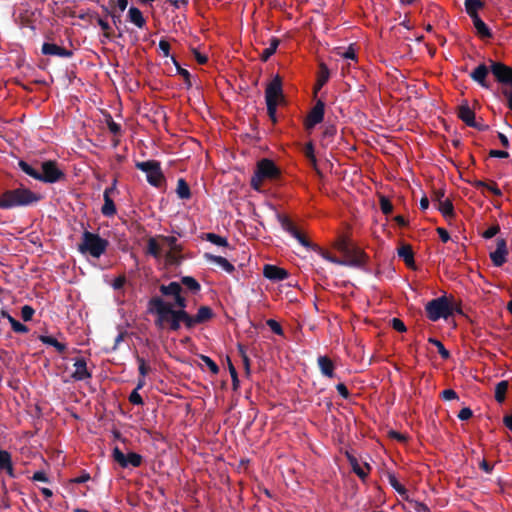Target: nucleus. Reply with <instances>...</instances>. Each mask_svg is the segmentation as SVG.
<instances>
[{
	"mask_svg": "<svg viewBox=\"0 0 512 512\" xmlns=\"http://www.w3.org/2000/svg\"><path fill=\"white\" fill-rule=\"evenodd\" d=\"M160 292L165 296L172 297L174 303L172 304L158 297L150 300V310L156 315L155 323L159 328L169 327L176 331L180 328L181 322L191 328L210 320L213 316L212 310L207 306L200 307L195 316H190L185 311L187 302L182 294L181 284L178 282L162 285Z\"/></svg>",
	"mask_w": 512,
	"mask_h": 512,
	"instance_id": "nucleus-1",
	"label": "nucleus"
},
{
	"mask_svg": "<svg viewBox=\"0 0 512 512\" xmlns=\"http://www.w3.org/2000/svg\"><path fill=\"white\" fill-rule=\"evenodd\" d=\"M181 250V246L173 236L151 237L147 243V252L155 258L164 256L167 265L179 262Z\"/></svg>",
	"mask_w": 512,
	"mask_h": 512,
	"instance_id": "nucleus-2",
	"label": "nucleus"
},
{
	"mask_svg": "<svg viewBox=\"0 0 512 512\" xmlns=\"http://www.w3.org/2000/svg\"><path fill=\"white\" fill-rule=\"evenodd\" d=\"M19 166L27 175L46 183H55L64 177V173L58 168L54 161L43 162L41 165V173L24 161H20Z\"/></svg>",
	"mask_w": 512,
	"mask_h": 512,
	"instance_id": "nucleus-3",
	"label": "nucleus"
},
{
	"mask_svg": "<svg viewBox=\"0 0 512 512\" xmlns=\"http://www.w3.org/2000/svg\"><path fill=\"white\" fill-rule=\"evenodd\" d=\"M109 242L99 234L85 231L82 234L81 242L78 244V251L93 258H100L107 250Z\"/></svg>",
	"mask_w": 512,
	"mask_h": 512,
	"instance_id": "nucleus-4",
	"label": "nucleus"
},
{
	"mask_svg": "<svg viewBox=\"0 0 512 512\" xmlns=\"http://www.w3.org/2000/svg\"><path fill=\"white\" fill-rule=\"evenodd\" d=\"M39 196L25 188L4 192L0 197V208L9 209L16 206L29 205L37 202Z\"/></svg>",
	"mask_w": 512,
	"mask_h": 512,
	"instance_id": "nucleus-5",
	"label": "nucleus"
},
{
	"mask_svg": "<svg viewBox=\"0 0 512 512\" xmlns=\"http://www.w3.org/2000/svg\"><path fill=\"white\" fill-rule=\"evenodd\" d=\"M280 175L279 168L270 159H261L257 162L254 175L251 178L253 189L260 191L265 181L277 179Z\"/></svg>",
	"mask_w": 512,
	"mask_h": 512,
	"instance_id": "nucleus-6",
	"label": "nucleus"
},
{
	"mask_svg": "<svg viewBox=\"0 0 512 512\" xmlns=\"http://www.w3.org/2000/svg\"><path fill=\"white\" fill-rule=\"evenodd\" d=\"M265 99L270 119L276 121V109L283 101L282 82L279 76H275L267 85Z\"/></svg>",
	"mask_w": 512,
	"mask_h": 512,
	"instance_id": "nucleus-7",
	"label": "nucleus"
},
{
	"mask_svg": "<svg viewBox=\"0 0 512 512\" xmlns=\"http://www.w3.org/2000/svg\"><path fill=\"white\" fill-rule=\"evenodd\" d=\"M427 316L432 321L447 319L453 314V303L445 296L429 301L425 306Z\"/></svg>",
	"mask_w": 512,
	"mask_h": 512,
	"instance_id": "nucleus-8",
	"label": "nucleus"
},
{
	"mask_svg": "<svg viewBox=\"0 0 512 512\" xmlns=\"http://www.w3.org/2000/svg\"><path fill=\"white\" fill-rule=\"evenodd\" d=\"M491 72L499 82L509 85V87L503 89V94L507 99L509 109L512 111V68L502 63H493Z\"/></svg>",
	"mask_w": 512,
	"mask_h": 512,
	"instance_id": "nucleus-9",
	"label": "nucleus"
},
{
	"mask_svg": "<svg viewBox=\"0 0 512 512\" xmlns=\"http://www.w3.org/2000/svg\"><path fill=\"white\" fill-rule=\"evenodd\" d=\"M136 167L145 172L147 181L153 186H160L163 182V174L158 162L156 161H145L138 162Z\"/></svg>",
	"mask_w": 512,
	"mask_h": 512,
	"instance_id": "nucleus-10",
	"label": "nucleus"
},
{
	"mask_svg": "<svg viewBox=\"0 0 512 512\" xmlns=\"http://www.w3.org/2000/svg\"><path fill=\"white\" fill-rule=\"evenodd\" d=\"M112 456L122 468L129 466L139 467L142 463V456L140 454L130 452L125 455L118 447L113 449Z\"/></svg>",
	"mask_w": 512,
	"mask_h": 512,
	"instance_id": "nucleus-11",
	"label": "nucleus"
},
{
	"mask_svg": "<svg viewBox=\"0 0 512 512\" xmlns=\"http://www.w3.org/2000/svg\"><path fill=\"white\" fill-rule=\"evenodd\" d=\"M497 247L495 251L490 253V258L492 263L500 267L506 262V258L508 255V249L506 245V241L502 238L497 239L496 241Z\"/></svg>",
	"mask_w": 512,
	"mask_h": 512,
	"instance_id": "nucleus-12",
	"label": "nucleus"
},
{
	"mask_svg": "<svg viewBox=\"0 0 512 512\" xmlns=\"http://www.w3.org/2000/svg\"><path fill=\"white\" fill-rule=\"evenodd\" d=\"M341 261L347 263L341 264V266H360L365 262V254L359 248H351L347 254H343Z\"/></svg>",
	"mask_w": 512,
	"mask_h": 512,
	"instance_id": "nucleus-13",
	"label": "nucleus"
},
{
	"mask_svg": "<svg viewBox=\"0 0 512 512\" xmlns=\"http://www.w3.org/2000/svg\"><path fill=\"white\" fill-rule=\"evenodd\" d=\"M324 103L321 101H318L316 105L312 108V110L309 112L307 118H306V128L311 129L315 125L319 124L324 117Z\"/></svg>",
	"mask_w": 512,
	"mask_h": 512,
	"instance_id": "nucleus-14",
	"label": "nucleus"
},
{
	"mask_svg": "<svg viewBox=\"0 0 512 512\" xmlns=\"http://www.w3.org/2000/svg\"><path fill=\"white\" fill-rule=\"evenodd\" d=\"M263 275L272 281H282L288 277V272L278 266L266 264L263 267Z\"/></svg>",
	"mask_w": 512,
	"mask_h": 512,
	"instance_id": "nucleus-15",
	"label": "nucleus"
},
{
	"mask_svg": "<svg viewBox=\"0 0 512 512\" xmlns=\"http://www.w3.org/2000/svg\"><path fill=\"white\" fill-rule=\"evenodd\" d=\"M73 368H74V370H73L71 376L74 380L82 381V380L90 378L91 374L88 371L87 363H86L85 359H83V358L76 359L73 364Z\"/></svg>",
	"mask_w": 512,
	"mask_h": 512,
	"instance_id": "nucleus-16",
	"label": "nucleus"
},
{
	"mask_svg": "<svg viewBox=\"0 0 512 512\" xmlns=\"http://www.w3.org/2000/svg\"><path fill=\"white\" fill-rule=\"evenodd\" d=\"M114 191V186L106 188L103 194L104 204L102 206V214L105 216H113L116 213L115 204L111 198V193Z\"/></svg>",
	"mask_w": 512,
	"mask_h": 512,
	"instance_id": "nucleus-17",
	"label": "nucleus"
},
{
	"mask_svg": "<svg viewBox=\"0 0 512 512\" xmlns=\"http://www.w3.org/2000/svg\"><path fill=\"white\" fill-rule=\"evenodd\" d=\"M348 460H349V463L354 471V473H356L361 479H365L370 470H371V467L369 464L367 463H359L358 460L352 456V455H349L348 454Z\"/></svg>",
	"mask_w": 512,
	"mask_h": 512,
	"instance_id": "nucleus-18",
	"label": "nucleus"
},
{
	"mask_svg": "<svg viewBox=\"0 0 512 512\" xmlns=\"http://www.w3.org/2000/svg\"><path fill=\"white\" fill-rule=\"evenodd\" d=\"M489 73V69L486 65L481 64L477 66L471 73V78L479 83L484 88H489V84L486 82V77Z\"/></svg>",
	"mask_w": 512,
	"mask_h": 512,
	"instance_id": "nucleus-19",
	"label": "nucleus"
},
{
	"mask_svg": "<svg viewBox=\"0 0 512 512\" xmlns=\"http://www.w3.org/2000/svg\"><path fill=\"white\" fill-rule=\"evenodd\" d=\"M205 258L210 262L217 266H219L222 270L227 273H232L235 270V267L232 263H230L226 258L222 256H215L212 254H205Z\"/></svg>",
	"mask_w": 512,
	"mask_h": 512,
	"instance_id": "nucleus-20",
	"label": "nucleus"
},
{
	"mask_svg": "<svg viewBox=\"0 0 512 512\" xmlns=\"http://www.w3.org/2000/svg\"><path fill=\"white\" fill-rule=\"evenodd\" d=\"M398 256L403 259L407 267L414 268V253L410 245L404 244L398 248Z\"/></svg>",
	"mask_w": 512,
	"mask_h": 512,
	"instance_id": "nucleus-21",
	"label": "nucleus"
},
{
	"mask_svg": "<svg viewBox=\"0 0 512 512\" xmlns=\"http://www.w3.org/2000/svg\"><path fill=\"white\" fill-rule=\"evenodd\" d=\"M42 53L45 55H55L61 57L71 56V52L66 49L52 43H44L42 46Z\"/></svg>",
	"mask_w": 512,
	"mask_h": 512,
	"instance_id": "nucleus-22",
	"label": "nucleus"
},
{
	"mask_svg": "<svg viewBox=\"0 0 512 512\" xmlns=\"http://www.w3.org/2000/svg\"><path fill=\"white\" fill-rule=\"evenodd\" d=\"M128 19L138 28H143L146 25V20L142 12L136 7H130L128 10Z\"/></svg>",
	"mask_w": 512,
	"mask_h": 512,
	"instance_id": "nucleus-23",
	"label": "nucleus"
},
{
	"mask_svg": "<svg viewBox=\"0 0 512 512\" xmlns=\"http://www.w3.org/2000/svg\"><path fill=\"white\" fill-rule=\"evenodd\" d=\"M438 200V209L443 214L444 217L449 218L453 216V205L449 199L442 200L443 193L438 192L437 194Z\"/></svg>",
	"mask_w": 512,
	"mask_h": 512,
	"instance_id": "nucleus-24",
	"label": "nucleus"
},
{
	"mask_svg": "<svg viewBox=\"0 0 512 512\" xmlns=\"http://www.w3.org/2000/svg\"><path fill=\"white\" fill-rule=\"evenodd\" d=\"M318 365L321 370V373L329 378L334 376V364L333 362L326 356H321L318 358Z\"/></svg>",
	"mask_w": 512,
	"mask_h": 512,
	"instance_id": "nucleus-25",
	"label": "nucleus"
},
{
	"mask_svg": "<svg viewBox=\"0 0 512 512\" xmlns=\"http://www.w3.org/2000/svg\"><path fill=\"white\" fill-rule=\"evenodd\" d=\"M283 226L294 238L299 241L302 246H310L309 241L295 228V226L289 220H285L283 222Z\"/></svg>",
	"mask_w": 512,
	"mask_h": 512,
	"instance_id": "nucleus-26",
	"label": "nucleus"
},
{
	"mask_svg": "<svg viewBox=\"0 0 512 512\" xmlns=\"http://www.w3.org/2000/svg\"><path fill=\"white\" fill-rule=\"evenodd\" d=\"M0 470H5L11 477L14 476L11 455L4 450H0Z\"/></svg>",
	"mask_w": 512,
	"mask_h": 512,
	"instance_id": "nucleus-27",
	"label": "nucleus"
},
{
	"mask_svg": "<svg viewBox=\"0 0 512 512\" xmlns=\"http://www.w3.org/2000/svg\"><path fill=\"white\" fill-rule=\"evenodd\" d=\"M459 117L463 120L467 125L473 126L475 114L467 105H462L459 108Z\"/></svg>",
	"mask_w": 512,
	"mask_h": 512,
	"instance_id": "nucleus-28",
	"label": "nucleus"
},
{
	"mask_svg": "<svg viewBox=\"0 0 512 512\" xmlns=\"http://www.w3.org/2000/svg\"><path fill=\"white\" fill-rule=\"evenodd\" d=\"M473 20L474 27L477 34L482 38H488L491 36L490 30L487 25L480 19L479 16H475Z\"/></svg>",
	"mask_w": 512,
	"mask_h": 512,
	"instance_id": "nucleus-29",
	"label": "nucleus"
},
{
	"mask_svg": "<svg viewBox=\"0 0 512 512\" xmlns=\"http://www.w3.org/2000/svg\"><path fill=\"white\" fill-rule=\"evenodd\" d=\"M278 46H279V39L272 38L270 40L269 47L265 48L261 52L260 59L262 61H267L276 52Z\"/></svg>",
	"mask_w": 512,
	"mask_h": 512,
	"instance_id": "nucleus-30",
	"label": "nucleus"
},
{
	"mask_svg": "<svg viewBox=\"0 0 512 512\" xmlns=\"http://www.w3.org/2000/svg\"><path fill=\"white\" fill-rule=\"evenodd\" d=\"M508 391V382L501 381L495 387V399L498 403L504 402Z\"/></svg>",
	"mask_w": 512,
	"mask_h": 512,
	"instance_id": "nucleus-31",
	"label": "nucleus"
},
{
	"mask_svg": "<svg viewBox=\"0 0 512 512\" xmlns=\"http://www.w3.org/2000/svg\"><path fill=\"white\" fill-rule=\"evenodd\" d=\"M482 3L479 0H466L465 8L466 12L469 16L474 19L475 16H478V10L481 8Z\"/></svg>",
	"mask_w": 512,
	"mask_h": 512,
	"instance_id": "nucleus-32",
	"label": "nucleus"
},
{
	"mask_svg": "<svg viewBox=\"0 0 512 512\" xmlns=\"http://www.w3.org/2000/svg\"><path fill=\"white\" fill-rule=\"evenodd\" d=\"M177 195L181 199H188L190 198V188L188 184L183 179H179L177 183V189H176Z\"/></svg>",
	"mask_w": 512,
	"mask_h": 512,
	"instance_id": "nucleus-33",
	"label": "nucleus"
},
{
	"mask_svg": "<svg viewBox=\"0 0 512 512\" xmlns=\"http://www.w3.org/2000/svg\"><path fill=\"white\" fill-rule=\"evenodd\" d=\"M333 247L342 255L347 254L348 251L350 250L348 240L344 236H340L339 238H337L333 243Z\"/></svg>",
	"mask_w": 512,
	"mask_h": 512,
	"instance_id": "nucleus-34",
	"label": "nucleus"
},
{
	"mask_svg": "<svg viewBox=\"0 0 512 512\" xmlns=\"http://www.w3.org/2000/svg\"><path fill=\"white\" fill-rule=\"evenodd\" d=\"M316 251L322 258H324L325 260H327L333 264L341 265V264L345 263L344 261H341V258L335 257L334 255H332V253L330 251H328L326 249L318 247V248H316Z\"/></svg>",
	"mask_w": 512,
	"mask_h": 512,
	"instance_id": "nucleus-35",
	"label": "nucleus"
},
{
	"mask_svg": "<svg viewBox=\"0 0 512 512\" xmlns=\"http://www.w3.org/2000/svg\"><path fill=\"white\" fill-rule=\"evenodd\" d=\"M334 53L343 59L356 61V51L352 46H349L344 51L341 48H337Z\"/></svg>",
	"mask_w": 512,
	"mask_h": 512,
	"instance_id": "nucleus-36",
	"label": "nucleus"
},
{
	"mask_svg": "<svg viewBox=\"0 0 512 512\" xmlns=\"http://www.w3.org/2000/svg\"><path fill=\"white\" fill-rule=\"evenodd\" d=\"M145 384V381L143 379H139L137 388L130 394L129 400L132 404L135 405H141L143 404V400L141 395L138 393V389H141Z\"/></svg>",
	"mask_w": 512,
	"mask_h": 512,
	"instance_id": "nucleus-37",
	"label": "nucleus"
},
{
	"mask_svg": "<svg viewBox=\"0 0 512 512\" xmlns=\"http://www.w3.org/2000/svg\"><path fill=\"white\" fill-rule=\"evenodd\" d=\"M329 78V70L326 65L321 64L320 65V73L317 80V89H320Z\"/></svg>",
	"mask_w": 512,
	"mask_h": 512,
	"instance_id": "nucleus-38",
	"label": "nucleus"
},
{
	"mask_svg": "<svg viewBox=\"0 0 512 512\" xmlns=\"http://www.w3.org/2000/svg\"><path fill=\"white\" fill-rule=\"evenodd\" d=\"M181 282L192 292H198L200 290V284L193 277H183Z\"/></svg>",
	"mask_w": 512,
	"mask_h": 512,
	"instance_id": "nucleus-39",
	"label": "nucleus"
},
{
	"mask_svg": "<svg viewBox=\"0 0 512 512\" xmlns=\"http://www.w3.org/2000/svg\"><path fill=\"white\" fill-rule=\"evenodd\" d=\"M41 341L45 344L55 347L59 352H63L66 349V346L64 344L58 342L55 338L51 336H42Z\"/></svg>",
	"mask_w": 512,
	"mask_h": 512,
	"instance_id": "nucleus-40",
	"label": "nucleus"
},
{
	"mask_svg": "<svg viewBox=\"0 0 512 512\" xmlns=\"http://www.w3.org/2000/svg\"><path fill=\"white\" fill-rule=\"evenodd\" d=\"M388 480L390 485L401 495L406 494L405 487L397 480L394 474H388Z\"/></svg>",
	"mask_w": 512,
	"mask_h": 512,
	"instance_id": "nucleus-41",
	"label": "nucleus"
},
{
	"mask_svg": "<svg viewBox=\"0 0 512 512\" xmlns=\"http://www.w3.org/2000/svg\"><path fill=\"white\" fill-rule=\"evenodd\" d=\"M429 342L437 347V350L443 359L449 358V351L444 347V345L439 340L430 338Z\"/></svg>",
	"mask_w": 512,
	"mask_h": 512,
	"instance_id": "nucleus-42",
	"label": "nucleus"
},
{
	"mask_svg": "<svg viewBox=\"0 0 512 512\" xmlns=\"http://www.w3.org/2000/svg\"><path fill=\"white\" fill-rule=\"evenodd\" d=\"M206 238L208 241H210L211 243L218 245V246H227L228 245L226 238L221 237L214 233H208Z\"/></svg>",
	"mask_w": 512,
	"mask_h": 512,
	"instance_id": "nucleus-43",
	"label": "nucleus"
},
{
	"mask_svg": "<svg viewBox=\"0 0 512 512\" xmlns=\"http://www.w3.org/2000/svg\"><path fill=\"white\" fill-rule=\"evenodd\" d=\"M97 23H98L99 27L101 28V31L103 32V36L105 38L109 39L112 36V28H111L110 24L108 23V21L99 18L97 20Z\"/></svg>",
	"mask_w": 512,
	"mask_h": 512,
	"instance_id": "nucleus-44",
	"label": "nucleus"
},
{
	"mask_svg": "<svg viewBox=\"0 0 512 512\" xmlns=\"http://www.w3.org/2000/svg\"><path fill=\"white\" fill-rule=\"evenodd\" d=\"M139 373L142 376L141 379L144 380V377L150 372V366L145 362L143 358H137Z\"/></svg>",
	"mask_w": 512,
	"mask_h": 512,
	"instance_id": "nucleus-45",
	"label": "nucleus"
},
{
	"mask_svg": "<svg viewBox=\"0 0 512 512\" xmlns=\"http://www.w3.org/2000/svg\"><path fill=\"white\" fill-rule=\"evenodd\" d=\"M380 208L384 214H390L393 210L392 203L385 197L380 198Z\"/></svg>",
	"mask_w": 512,
	"mask_h": 512,
	"instance_id": "nucleus-46",
	"label": "nucleus"
},
{
	"mask_svg": "<svg viewBox=\"0 0 512 512\" xmlns=\"http://www.w3.org/2000/svg\"><path fill=\"white\" fill-rule=\"evenodd\" d=\"M34 315V309L31 306L25 305L21 309V316L24 321H29Z\"/></svg>",
	"mask_w": 512,
	"mask_h": 512,
	"instance_id": "nucleus-47",
	"label": "nucleus"
},
{
	"mask_svg": "<svg viewBox=\"0 0 512 512\" xmlns=\"http://www.w3.org/2000/svg\"><path fill=\"white\" fill-rule=\"evenodd\" d=\"M305 155L312 162L314 166H316V157L314 154V147L312 143H308L305 146Z\"/></svg>",
	"mask_w": 512,
	"mask_h": 512,
	"instance_id": "nucleus-48",
	"label": "nucleus"
},
{
	"mask_svg": "<svg viewBox=\"0 0 512 512\" xmlns=\"http://www.w3.org/2000/svg\"><path fill=\"white\" fill-rule=\"evenodd\" d=\"M477 186L485 187L487 190H489L491 193H493L496 196H500L502 194L501 190L495 184H486L484 182H478Z\"/></svg>",
	"mask_w": 512,
	"mask_h": 512,
	"instance_id": "nucleus-49",
	"label": "nucleus"
},
{
	"mask_svg": "<svg viewBox=\"0 0 512 512\" xmlns=\"http://www.w3.org/2000/svg\"><path fill=\"white\" fill-rule=\"evenodd\" d=\"M267 325L270 327V329L277 335H282L283 334V330L280 326V324L273 320V319H269L267 320Z\"/></svg>",
	"mask_w": 512,
	"mask_h": 512,
	"instance_id": "nucleus-50",
	"label": "nucleus"
},
{
	"mask_svg": "<svg viewBox=\"0 0 512 512\" xmlns=\"http://www.w3.org/2000/svg\"><path fill=\"white\" fill-rule=\"evenodd\" d=\"M500 230V227L498 225H493L489 227L486 231L483 233V237L486 239H490L494 237Z\"/></svg>",
	"mask_w": 512,
	"mask_h": 512,
	"instance_id": "nucleus-51",
	"label": "nucleus"
},
{
	"mask_svg": "<svg viewBox=\"0 0 512 512\" xmlns=\"http://www.w3.org/2000/svg\"><path fill=\"white\" fill-rule=\"evenodd\" d=\"M392 327L398 332H405L406 326L405 324L398 318H393Z\"/></svg>",
	"mask_w": 512,
	"mask_h": 512,
	"instance_id": "nucleus-52",
	"label": "nucleus"
},
{
	"mask_svg": "<svg viewBox=\"0 0 512 512\" xmlns=\"http://www.w3.org/2000/svg\"><path fill=\"white\" fill-rule=\"evenodd\" d=\"M202 358H203L204 362L207 364V366L209 367V369H210L214 374L218 373L219 368H218V366L216 365V363H215L213 360H211V359H210L209 357H207V356H203Z\"/></svg>",
	"mask_w": 512,
	"mask_h": 512,
	"instance_id": "nucleus-53",
	"label": "nucleus"
},
{
	"mask_svg": "<svg viewBox=\"0 0 512 512\" xmlns=\"http://www.w3.org/2000/svg\"><path fill=\"white\" fill-rule=\"evenodd\" d=\"M459 419L468 420L472 417V410L470 408H463L458 414Z\"/></svg>",
	"mask_w": 512,
	"mask_h": 512,
	"instance_id": "nucleus-54",
	"label": "nucleus"
},
{
	"mask_svg": "<svg viewBox=\"0 0 512 512\" xmlns=\"http://www.w3.org/2000/svg\"><path fill=\"white\" fill-rule=\"evenodd\" d=\"M11 327L15 332L19 333H26L28 331V328L19 321H13V325Z\"/></svg>",
	"mask_w": 512,
	"mask_h": 512,
	"instance_id": "nucleus-55",
	"label": "nucleus"
},
{
	"mask_svg": "<svg viewBox=\"0 0 512 512\" xmlns=\"http://www.w3.org/2000/svg\"><path fill=\"white\" fill-rule=\"evenodd\" d=\"M442 398L444 400H453L457 398V394L452 389H446L442 392Z\"/></svg>",
	"mask_w": 512,
	"mask_h": 512,
	"instance_id": "nucleus-56",
	"label": "nucleus"
},
{
	"mask_svg": "<svg viewBox=\"0 0 512 512\" xmlns=\"http://www.w3.org/2000/svg\"><path fill=\"white\" fill-rule=\"evenodd\" d=\"M32 479L34 481H40V482H48V477L46 476L45 472L43 471H37L33 474Z\"/></svg>",
	"mask_w": 512,
	"mask_h": 512,
	"instance_id": "nucleus-57",
	"label": "nucleus"
},
{
	"mask_svg": "<svg viewBox=\"0 0 512 512\" xmlns=\"http://www.w3.org/2000/svg\"><path fill=\"white\" fill-rule=\"evenodd\" d=\"M125 281L126 279L124 276H119L113 280L112 286L114 289H120L125 284Z\"/></svg>",
	"mask_w": 512,
	"mask_h": 512,
	"instance_id": "nucleus-58",
	"label": "nucleus"
},
{
	"mask_svg": "<svg viewBox=\"0 0 512 512\" xmlns=\"http://www.w3.org/2000/svg\"><path fill=\"white\" fill-rule=\"evenodd\" d=\"M336 389H337L338 393H339L343 398H348V396H349V392H348L347 387H346L343 383H339V384L336 386Z\"/></svg>",
	"mask_w": 512,
	"mask_h": 512,
	"instance_id": "nucleus-59",
	"label": "nucleus"
},
{
	"mask_svg": "<svg viewBox=\"0 0 512 512\" xmlns=\"http://www.w3.org/2000/svg\"><path fill=\"white\" fill-rule=\"evenodd\" d=\"M437 233L443 242H448L450 239L449 233L444 228H437Z\"/></svg>",
	"mask_w": 512,
	"mask_h": 512,
	"instance_id": "nucleus-60",
	"label": "nucleus"
},
{
	"mask_svg": "<svg viewBox=\"0 0 512 512\" xmlns=\"http://www.w3.org/2000/svg\"><path fill=\"white\" fill-rule=\"evenodd\" d=\"M159 48L162 50L164 56H168L169 50H170V45L167 41L161 40L159 42Z\"/></svg>",
	"mask_w": 512,
	"mask_h": 512,
	"instance_id": "nucleus-61",
	"label": "nucleus"
},
{
	"mask_svg": "<svg viewBox=\"0 0 512 512\" xmlns=\"http://www.w3.org/2000/svg\"><path fill=\"white\" fill-rule=\"evenodd\" d=\"M508 155H509L508 152L503 151V150H491L490 151V156H492V157L507 158Z\"/></svg>",
	"mask_w": 512,
	"mask_h": 512,
	"instance_id": "nucleus-62",
	"label": "nucleus"
},
{
	"mask_svg": "<svg viewBox=\"0 0 512 512\" xmlns=\"http://www.w3.org/2000/svg\"><path fill=\"white\" fill-rule=\"evenodd\" d=\"M89 479H90V475L87 474V473H84L81 476L72 479L71 482H73V483H84V482H87Z\"/></svg>",
	"mask_w": 512,
	"mask_h": 512,
	"instance_id": "nucleus-63",
	"label": "nucleus"
},
{
	"mask_svg": "<svg viewBox=\"0 0 512 512\" xmlns=\"http://www.w3.org/2000/svg\"><path fill=\"white\" fill-rule=\"evenodd\" d=\"M229 371L233 379V384L234 386H236V384L238 383L237 372L232 364L229 365Z\"/></svg>",
	"mask_w": 512,
	"mask_h": 512,
	"instance_id": "nucleus-64",
	"label": "nucleus"
}]
</instances>
